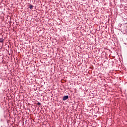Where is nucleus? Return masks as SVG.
Wrapping results in <instances>:
<instances>
[{
  "mask_svg": "<svg viewBox=\"0 0 127 127\" xmlns=\"http://www.w3.org/2000/svg\"><path fill=\"white\" fill-rule=\"evenodd\" d=\"M69 96L68 95H66L64 96L63 101H66V100H68Z\"/></svg>",
  "mask_w": 127,
  "mask_h": 127,
  "instance_id": "f257e3e1",
  "label": "nucleus"
},
{
  "mask_svg": "<svg viewBox=\"0 0 127 127\" xmlns=\"http://www.w3.org/2000/svg\"><path fill=\"white\" fill-rule=\"evenodd\" d=\"M29 8H30V9H32V8H33V5H32V4H30L29 5Z\"/></svg>",
  "mask_w": 127,
  "mask_h": 127,
  "instance_id": "f03ea898",
  "label": "nucleus"
},
{
  "mask_svg": "<svg viewBox=\"0 0 127 127\" xmlns=\"http://www.w3.org/2000/svg\"><path fill=\"white\" fill-rule=\"evenodd\" d=\"M0 43L3 42V39L0 38Z\"/></svg>",
  "mask_w": 127,
  "mask_h": 127,
  "instance_id": "7ed1b4c3",
  "label": "nucleus"
},
{
  "mask_svg": "<svg viewBox=\"0 0 127 127\" xmlns=\"http://www.w3.org/2000/svg\"><path fill=\"white\" fill-rule=\"evenodd\" d=\"M37 105H38L39 106H40V105H41V103L38 102V103H37Z\"/></svg>",
  "mask_w": 127,
  "mask_h": 127,
  "instance_id": "20e7f679",
  "label": "nucleus"
}]
</instances>
